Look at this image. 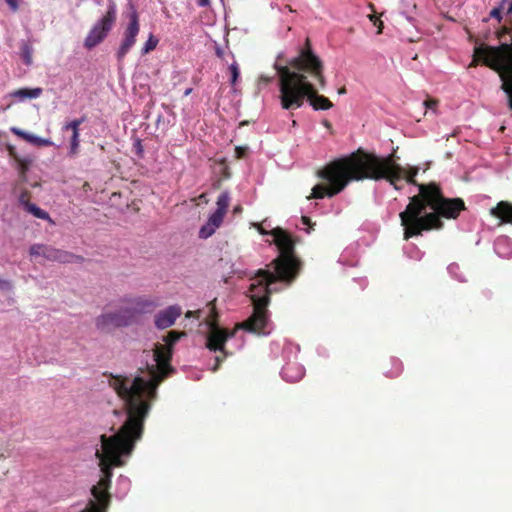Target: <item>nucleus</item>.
I'll list each match as a JSON object with an SVG mask.
<instances>
[{"instance_id":"f257e3e1","label":"nucleus","mask_w":512,"mask_h":512,"mask_svg":"<svg viewBox=\"0 0 512 512\" xmlns=\"http://www.w3.org/2000/svg\"><path fill=\"white\" fill-rule=\"evenodd\" d=\"M184 336L185 332L169 331L163 337L164 344L154 346L155 363L139 367L133 379L110 374L108 384L123 401L127 418L117 433L100 436L101 449L96 450L95 456L99 459L102 476L91 489L95 500H90L82 512H106L109 507L113 469L126 464L123 458L132 454L135 443L142 438L144 422L157 399L158 387L174 372L171 365L174 346Z\"/></svg>"},{"instance_id":"f03ea898","label":"nucleus","mask_w":512,"mask_h":512,"mask_svg":"<svg viewBox=\"0 0 512 512\" xmlns=\"http://www.w3.org/2000/svg\"><path fill=\"white\" fill-rule=\"evenodd\" d=\"M279 77V99L285 110L300 108L307 99L314 110H328L333 103L318 93L316 82L321 89L326 86L324 64L313 52L309 38L298 55L288 62V66L275 64Z\"/></svg>"},{"instance_id":"7ed1b4c3","label":"nucleus","mask_w":512,"mask_h":512,"mask_svg":"<svg viewBox=\"0 0 512 512\" xmlns=\"http://www.w3.org/2000/svg\"><path fill=\"white\" fill-rule=\"evenodd\" d=\"M399 168L390 165L388 159H380L376 154L359 148L346 157L330 162L318 172V176L328 182V186L315 185L307 199L333 197L343 191L352 181L386 180L394 184Z\"/></svg>"},{"instance_id":"20e7f679","label":"nucleus","mask_w":512,"mask_h":512,"mask_svg":"<svg viewBox=\"0 0 512 512\" xmlns=\"http://www.w3.org/2000/svg\"><path fill=\"white\" fill-rule=\"evenodd\" d=\"M464 210L463 199L446 198L438 183L419 185L418 194L410 197L405 210L399 214L403 237L408 240L424 231L440 230L444 226L441 218L457 219Z\"/></svg>"},{"instance_id":"39448f33","label":"nucleus","mask_w":512,"mask_h":512,"mask_svg":"<svg viewBox=\"0 0 512 512\" xmlns=\"http://www.w3.org/2000/svg\"><path fill=\"white\" fill-rule=\"evenodd\" d=\"M249 279L251 280L249 297L253 304V313L245 321L237 324V327L248 332L260 333L268 323V305L274 291L271 285L277 282L291 285L295 279L288 273L274 270L273 267H269V264L264 269L256 270Z\"/></svg>"},{"instance_id":"423d86ee","label":"nucleus","mask_w":512,"mask_h":512,"mask_svg":"<svg viewBox=\"0 0 512 512\" xmlns=\"http://www.w3.org/2000/svg\"><path fill=\"white\" fill-rule=\"evenodd\" d=\"M271 235L279 250V255L272 260L269 267L288 273L290 277L296 279L301 271L302 262L295 255V243L292 237L281 228L273 229Z\"/></svg>"},{"instance_id":"0eeeda50","label":"nucleus","mask_w":512,"mask_h":512,"mask_svg":"<svg viewBox=\"0 0 512 512\" xmlns=\"http://www.w3.org/2000/svg\"><path fill=\"white\" fill-rule=\"evenodd\" d=\"M483 65L496 71L499 76L512 74V44L504 42L499 46L481 45L474 49L470 66Z\"/></svg>"},{"instance_id":"6e6552de","label":"nucleus","mask_w":512,"mask_h":512,"mask_svg":"<svg viewBox=\"0 0 512 512\" xmlns=\"http://www.w3.org/2000/svg\"><path fill=\"white\" fill-rule=\"evenodd\" d=\"M216 300L210 301L208 303V307L210 309L209 315L207 317V325L209 327V331L207 334V342L206 347L213 352H224L225 344L228 339L233 338L236 333V329H239L237 326L234 330H228L225 328H221L218 324V312L216 309Z\"/></svg>"},{"instance_id":"1a4fd4ad","label":"nucleus","mask_w":512,"mask_h":512,"mask_svg":"<svg viewBox=\"0 0 512 512\" xmlns=\"http://www.w3.org/2000/svg\"><path fill=\"white\" fill-rule=\"evenodd\" d=\"M117 7L113 0H109L105 14L92 26L84 40V47L93 49L104 41L115 25Z\"/></svg>"},{"instance_id":"9d476101","label":"nucleus","mask_w":512,"mask_h":512,"mask_svg":"<svg viewBox=\"0 0 512 512\" xmlns=\"http://www.w3.org/2000/svg\"><path fill=\"white\" fill-rule=\"evenodd\" d=\"M134 325L132 315L126 310L124 304L116 310H107L95 318V326L102 333H111L115 329Z\"/></svg>"},{"instance_id":"9b49d317","label":"nucleus","mask_w":512,"mask_h":512,"mask_svg":"<svg viewBox=\"0 0 512 512\" xmlns=\"http://www.w3.org/2000/svg\"><path fill=\"white\" fill-rule=\"evenodd\" d=\"M230 199L231 198L228 191H223L219 195L216 202V211L210 215L207 222L199 230V237L201 239L209 238L215 233L216 229L221 226L230 205Z\"/></svg>"},{"instance_id":"f8f14e48","label":"nucleus","mask_w":512,"mask_h":512,"mask_svg":"<svg viewBox=\"0 0 512 512\" xmlns=\"http://www.w3.org/2000/svg\"><path fill=\"white\" fill-rule=\"evenodd\" d=\"M29 252L32 257H43L48 261H56L60 263H82L84 261L82 256L74 255L70 252L44 244L32 245Z\"/></svg>"},{"instance_id":"ddd939ff","label":"nucleus","mask_w":512,"mask_h":512,"mask_svg":"<svg viewBox=\"0 0 512 512\" xmlns=\"http://www.w3.org/2000/svg\"><path fill=\"white\" fill-rule=\"evenodd\" d=\"M140 31L139 15L136 10H133L129 16V23L123 32V37L119 48L116 52V57L119 62L123 61L130 49L136 43L137 35Z\"/></svg>"},{"instance_id":"4468645a","label":"nucleus","mask_w":512,"mask_h":512,"mask_svg":"<svg viewBox=\"0 0 512 512\" xmlns=\"http://www.w3.org/2000/svg\"><path fill=\"white\" fill-rule=\"evenodd\" d=\"M123 304L129 314L132 315L134 324L138 323L141 315L151 313L158 306L155 300L145 296L123 300Z\"/></svg>"},{"instance_id":"2eb2a0df","label":"nucleus","mask_w":512,"mask_h":512,"mask_svg":"<svg viewBox=\"0 0 512 512\" xmlns=\"http://www.w3.org/2000/svg\"><path fill=\"white\" fill-rule=\"evenodd\" d=\"M377 157L380 158V159H384V160L388 159L390 165L393 166V168L394 167L399 168V171L397 172L399 177H398L397 180H395L394 184H391L396 190H401L402 189V187H403L402 181L403 180H405L409 184L416 185L419 188V185H421V184L418 183L416 181V179H415L416 175L419 172V168L418 167L411 166V167L406 169V168L400 166L399 164H397L394 161L393 155H389L387 157H381V156H377Z\"/></svg>"},{"instance_id":"dca6fc26","label":"nucleus","mask_w":512,"mask_h":512,"mask_svg":"<svg viewBox=\"0 0 512 512\" xmlns=\"http://www.w3.org/2000/svg\"><path fill=\"white\" fill-rule=\"evenodd\" d=\"M182 314V309L179 305H171L164 310L159 311L155 315L154 323L158 329H166L173 326Z\"/></svg>"},{"instance_id":"f3484780","label":"nucleus","mask_w":512,"mask_h":512,"mask_svg":"<svg viewBox=\"0 0 512 512\" xmlns=\"http://www.w3.org/2000/svg\"><path fill=\"white\" fill-rule=\"evenodd\" d=\"M490 214L504 223L512 224V204L509 202L500 201L490 210Z\"/></svg>"},{"instance_id":"a211bd4d","label":"nucleus","mask_w":512,"mask_h":512,"mask_svg":"<svg viewBox=\"0 0 512 512\" xmlns=\"http://www.w3.org/2000/svg\"><path fill=\"white\" fill-rule=\"evenodd\" d=\"M10 131L14 135L20 137L21 139H23L31 144H34L36 146H39V147H47V146H51L53 144L50 139H44V138L35 136L33 134H29V133L21 130L18 127H11Z\"/></svg>"},{"instance_id":"6ab92c4d","label":"nucleus","mask_w":512,"mask_h":512,"mask_svg":"<svg viewBox=\"0 0 512 512\" xmlns=\"http://www.w3.org/2000/svg\"><path fill=\"white\" fill-rule=\"evenodd\" d=\"M282 376L286 381L297 382L304 376V368L297 363H287L282 368Z\"/></svg>"},{"instance_id":"aec40b11","label":"nucleus","mask_w":512,"mask_h":512,"mask_svg":"<svg viewBox=\"0 0 512 512\" xmlns=\"http://www.w3.org/2000/svg\"><path fill=\"white\" fill-rule=\"evenodd\" d=\"M42 88H20L10 93V97L15 98L19 101L26 99H36L42 95Z\"/></svg>"},{"instance_id":"412c9836","label":"nucleus","mask_w":512,"mask_h":512,"mask_svg":"<svg viewBox=\"0 0 512 512\" xmlns=\"http://www.w3.org/2000/svg\"><path fill=\"white\" fill-rule=\"evenodd\" d=\"M499 77L502 81L501 90L507 95L508 107L512 110V74Z\"/></svg>"},{"instance_id":"4be33fe9","label":"nucleus","mask_w":512,"mask_h":512,"mask_svg":"<svg viewBox=\"0 0 512 512\" xmlns=\"http://www.w3.org/2000/svg\"><path fill=\"white\" fill-rule=\"evenodd\" d=\"M25 210L38 219L51 220L49 214L45 210L41 209L40 207L36 206L33 203L27 205V208Z\"/></svg>"},{"instance_id":"5701e85b","label":"nucleus","mask_w":512,"mask_h":512,"mask_svg":"<svg viewBox=\"0 0 512 512\" xmlns=\"http://www.w3.org/2000/svg\"><path fill=\"white\" fill-rule=\"evenodd\" d=\"M159 43L158 38H156L152 33L149 35L147 41L145 42L144 46L142 47L141 54L146 55L156 49L157 45Z\"/></svg>"},{"instance_id":"b1692460","label":"nucleus","mask_w":512,"mask_h":512,"mask_svg":"<svg viewBox=\"0 0 512 512\" xmlns=\"http://www.w3.org/2000/svg\"><path fill=\"white\" fill-rule=\"evenodd\" d=\"M85 121V118H78L74 119L71 122H68L63 125L62 130L63 131H71L72 134L74 133H80V125Z\"/></svg>"},{"instance_id":"393cba45","label":"nucleus","mask_w":512,"mask_h":512,"mask_svg":"<svg viewBox=\"0 0 512 512\" xmlns=\"http://www.w3.org/2000/svg\"><path fill=\"white\" fill-rule=\"evenodd\" d=\"M80 148V133H74L70 138V156H76L79 153Z\"/></svg>"},{"instance_id":"a878e982","label":"nucleus","mask_w":512,"mask_h":512,"mask_svg":"<svg viewBox=\"0 0 512 512\" xmlns=\"http://www.w3.org/2000/svg\"><path fill=\"white\" fill-rule=\"evenodd\" d=\"M33 49L31 46L25 44L21 49V57L26 65L32 64Z\"/></svg>"},{"instance_id":"bb28decb","label":"nucleus","mask_w":512,"mask_h":512,"mask_svg":"<svg viewBox=\"0 0 512 512\" xmlns=\"http://www.w3.org/2000/svg\"><path fill=\"white\" fill-rule=\"evenodd\" d=\"M229 71L231 73V85H235L237 80H238V77H239V66L237 64V62H233L230 66H229Z\"/></svg>"},{"instance_id":"cd10ccee","label":"nucleus","mask_w":512,"mask_h":512,"mask_svg":"<svg viewBox=\"0 0 512 512\" xmlns=\"http://www.w3.org/2000/svg\"><path fill=\"white\" fill-rule=\"evenodd\" d=\"M221 354L215 357V364L212 367V371L216 372L219 368L222 362L228 357L229 353L224 349V352H220Z\"/></svg>"},{"instance_id":"c85d7f7f","label":"nucleus","mask_w":512,"mask_h":512,"mask_svg":"<svg viewBox=\"0 0 512 512\" xmlns=\"http://www.w3.org/2000/svg\"><path fill=\"white\" fill-rule=\"evenodd\" d=\"M19 202L26 209L27 205L31 204V202H30V193L28 191H26V190L21 192V194L19 196Z\"/></svg>"},{"instance_id":"c756f323","label":"nucleus","mask_w":512,"mask_h":512,"mask_svg":"<svg viewBox=\"0 0 512 512\" xmlns=\"http://www.w3.org/2000/svg\"><path fill=\"white\" fill-rule=\"evenodd\" d=\"M502 6L493 8L490 12V17L496 19L499 23L502 21Z\"/></svg>"},{"instance_id":"7c9ffc66","label":"nucleus","mask_w":512,"mask_h":512,"mask_svg":"<svg viewBox=\"0 0 512 512\" xmlns=\"http://www.w3.org/2000/svg\"><path fill=\"white\" fill-rule=\"evenodd\" d=\"M18 164H19V168H20V172L22 174L26 173V171L28 170V167H29V161L26 160V159H22L20 158L19 160H17Z\"/></svg>"},{"instance_id":"2f4dec72","label":"nucleus","mask_w":512,"mask_h":512,"mask_svg":"<svg viewBox=\"0 0 512 512\" xmlns=\"http://www.w3.org/2000/svg\"><path fill=\"white\" fill-rule=\"evenodd\" d=\"M12 289V283L9 280L0 278V290L9 291Z\"/></svg>"},{"instance_id":"473e14b6","label":"nucleus","mask_w":512,"mask_h":512,"mask_svg":"<svg viewBox=\"0 0 512 512\" xmlns=\"http://www.w3.org/2000/svg\"><path fill=\"white\" fill-rule=\"evenodd\" d=\"M510 33H511V28L507 27V26H503L501 29H499L496 32V36L498 39H502L505 35L510 34Z\"/></svg>"},{"instance_id":"72a5a7b5","label":"nucleus","mask_w":512,"mask_h":512,"mask_svg":"<svg viewBox=\"0 0 512 512\" xmlns=\"http://www.w3.org/2000/svg\"><path fill=\"white\" fill-rule=\"evenodd\" d=\"M423 104L427 109H435L438 105V101L436 99L428 98Z\"/></svg>"},{"instance_id":"f704fd0d","label":"nucleus","mask_w":512,"mask_h":512,"mask_svg":"<svg viewBox=\"0 0 512 512\" xmlns=\"http://www.w3.org/2000/svg\"><path fill=\"white\" fill-rule=\"evenodd\" d=\"M370 20L378 27V34L382 32L383 23L376 16H371Z\"/></svg>"},{"instance_id":"c9c22d12","label":"nucleus","mask_w":512,"mask_h":512,"mask_svg":"<svg viewBox=\"0 0 512 512\" xmlns=\"http://www.w3.org/2000/svg\"><path fill=\"white\" fill-rule=\"evenodd\" d=\"M5 1L13 11L18 10L20 0H5Z\"/></svg>"},{"instance_id":"e433bc0d","label":"nucleus","mask_w":512,"mask_h":512,"mask_svg":"<svg viewBox=\"0 0 512 512\" xmlns=\"http://www.w3.org/2000/svg\"><path fill=\"white\" fill-rule=\"evenodd\" d=\"M7 149H8L9 155L11 157H13L15 161L20 159V157L17 155V153L15 151V147L14 146L8 145Z\"/></svg>"},{"instance_id":"4c0bfd02","label":"nucleus","mask_w":512,"mask_h":512,"mask_svg":"<svg viewBox=\"0 0 512 512\" xmlns=\"http://www.w3.org/2000/svg\"><path fill=\"white\" fill-rule=\"evenodd\" d=\"M302 222H303V224L308 225L309 227H311V220H310L309 217L302 216Z\"/></svg>"},{"instance_id":"58836bf2","label":"nucleus","mask_w":512,"mask_h":512,"mask_svg":"<svg viewBox=\"0 0 512 512\" xmlns=\"http://www.w3.org/2000/svg\"><path fill=\"white\" fill-rule=\"evenodd\" d=\"M209 0H197V4L201 7H205L207 5H209Z\"/></svg>"},{"instance_id":"ea45409f","label":"nucleus","mask_w":512,"mask_h":512,"mask_svg":"<svg viewBox=\"0 0 512 512\" xmlns=\"http://www.w3.org/2000/svg\"><path fill=\"white\" fill-rule=\"evenodd\" d=\"M346 93V88L345 86L341 87L338 89V94L342 95V94H345Z\"/></svg>"},{"instance_id":"a19ab883","label":"nucleus","mask_w":512,"mask_h":512,"mask_svg":"<svg viewBox=\"0 0 512 512\" xmlns=\"http://www.w3.org/2000/svg\"><path fill=\"white\" fill-rule=\"evenodd\" d=\"M507 14L508 15H512V1L510 2V5H509V7L507 9Z\"/></svg>"},{"instance_id":"79ce46f5","label":"nucleus","mask_w":512,"mask_h":512,"mask_svg":"<svg viewBox=\"0 0 512 512\" xmlns=\"http://www.w3.org/2000/svg\"><path fill=\"white\" fill-rule=\"evenodd\" d=\"M192 92V88H187L184 92V96H188L190 95V93Z\"/></svg>"},{"instance_id":"37998d69","label":"nucleus","mask_w":512,"mask_h":512,"mask_svg":"<svg viewBox=\"0 0 512 512\" xmlns=\"http://www.w3.org/2000/svg\"><path fill=\"white\" fill-rule=\"evenodd\" d=\"M323 124H324V126H325V127H327V128H331V123H330L329 121L325 120V121L323 122Z\"/></svg>"},{"instance_id":"c03bdc74","label":"nucleus","mask_w":512,"mask_h":512,"mask_svg":"<svg viewBox=\"0 0 512 512\" xmlns=\"http://www.w3.org/2000/svg\"><path fill=\"white\" fill-rule=\"evenodd\" d=\"M241 210H242V208L240 206H237L234 208L235 213L240 212Z\"/></svg>"},{"instance_id":"a18cd8bd","label":"nucleus","mask_w":512,"mask_h":512,"mask_svg":"<svg viewBox=\"0 0 512 512\" xmlns=\"http://www.w3.org/2000/svg\"><path fill=\"white\" fill-rule=\"evenodd\" d=\"M199 198H200V199H202V200H205V194H201V195L199 196Z\"/></svg>"},{"instance_id":"49530a36","label":"nucleus","mask_w":512,"mask_h":512,"mask_svg":"<svg viewBox=\"0 0 512 512\" xmlns=\"http://www.w3.org/2000/svg\"><path fill=\"white\" fill-rule=\"evenodd\" d=\"M191 315H192V312H191V311H188V312L186 313V317H190Z\"/></svg>"}]
</instances>
